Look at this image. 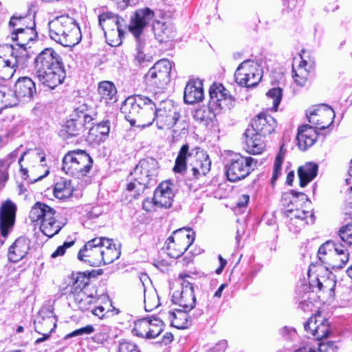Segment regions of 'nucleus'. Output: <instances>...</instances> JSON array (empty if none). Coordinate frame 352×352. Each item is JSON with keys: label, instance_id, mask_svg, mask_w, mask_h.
Instances as JSON below:
<instances>
[{"label": "nucleus", "instance_id": "e2e57ef3", "mask_svg": "<svg viewBox=\"0 0 352 352\" xmlns=\"http://www.w3.org/2000/svg\"><path fill=\"white\" fill-rule=\"evenodd\" d=\"M74 243V241H67L63 243V245H60L57 248V249L51 254L52 258H56L58 256H60L64 255L65 253V250L72 247Z\"/></svg>", "mask_w": 352, "mask_h": 352}, {"label": "nucleus", "instance_id": "c03bdc74", "mask_svg": "<svg viewBox=\"0 0 352 352\" xmlns=\"http://www.w3.org/2000/svg\"><path fill=\"white\" fill-rule=\"evenodd\" d=\"M34 35V28H26L22 31L12 32L11 39L17 42L16 45L19 48L25 49L29 41L33 39Z\"/></svg>", "mask_w": 352, "mask_h": 352}, {"label": "nucleus", "instance_id": "f03ea898", "mask_svg": "<svg viewBox=\"0 0 352 352\" xmlns=\"http://www.w3.org/2000/svg\"><path fill=\"white\" fill-rule=\"evenodd\" d=\"M157 105L149 98L142 95L128 97L122 104L120 111L131 126L145 128L156 120Z\"/></svg>", "mask_w": 352, "mask_h": 352}, {"label": "nucleus", "instance_id": "4468645a", "mask_svg": "<svg viewBox=\"0 0 352 352\" xmlns=\"http://www.w3.org/2000/svg\"><path fill=\"white\" fill-rule=\"evenodd\" d=\"M173 234L176 236L177 244L175 242L174 236H169L166 240L168 254L172 258H178L193 243L195 234L188 228L175 230Z\"/></svg>", "mask_w": 352, "mask_h": 352}, {"label": "nucleus", "instance_id": "37998d69", "mask_svg": "<svg viewBox=\"0 0 352 352\" xmlns=\"http://www.w3.org/2000/svg\"><path fill=\"white\" fill-rule=\"evenodd\" d=\"M74 191V187L70 180L60 179L54 187V195L59 199H65L69 197Z\"/></svg>", "mask_w": 352, "mask_h": 352}, {"label": "nucleus", "instance_id": "2eb2a0df", "mask_svg": "<svg viewBox=\"0 0 352 352\" xmlns=\"http://www.w3.org/2000/svg\"><path fill=\"white\" fill-rule=\"evenodd\" d=\"M234 78L241 86L253 87L258 84L262 78L259 65L252 60H245L237 67Z\"/></svg>", "mask_w": 352, "mask_h": 352}, {"label": "nucleus", "instance_id": "774afa93", "mask_svg": "<svg viewBox=\"0 0 352 352\" xmlns=\"http://www.w3.org/2000/svg\"><path fill=\"white\" fill-rule=\"evenodd\" d=\"M91 313L99 318H102L105 315V310L103 307L98 306L93 309Z\"/></svg>", "mask_w": 352, "mask_h": 352}, {"label": "nucleus", "instance_id": "69168bd1", "mask_svg": "<svg viewBox=\"0 0 352 352\" xmlns=\"http://www.w3.org/2000/svg\"><path fill=\"white\" fill-rule=\"evenodd\" d=\"M8 178L6 167L3 162L0 161V188L3 186L4 182Z\"/></svg>", "mask_w": 352, "mask_h": 352}, {"label": "nucleus", "instance_id": "cd10ccee", "mask_svg": "<svg viewBox=\"0 0 352 352\" xmlns=\"http://www.w3.org/2000/svg\"><path fill=\"white\" fill-rule=\"evenodd\" d=\"M318 134L316 129L309 125H302L298 128L296 135L297 144L302 151H306L316 141Z\"/></svg>", "mask_w": 352, "mask_h": 352}, {"label": "nucleus", "instance_id": "79ce46f5", "mask_svg": "<svg viewBox=\"0 0 352 352\" xmlns=\"http://www.w3.org/2000/svg\"><path fill=\"white\" fill-rule=\"evenodd\" d=\"M85 117H78L77 119H70L67 121L63 126V131L67 134V137H76L80 135L83 130L85 126Z\"/></svg>", "mask_w": 352, "mask_h": 352}, {"label": "nucleus", "instance_id": "aec40b11", "mask_svg": "<svg viewBox=\"0 0 352 352\" xmlns=\"http://www.w3.org/2000/svg\"><path fill=\"white\" fill-rule=\"evenodd\" d=\"M309 122L317 129H324L331 125L335 117L333 109L328 105L322 104L307 113Z\"/></svg>", "mask_w": 352, "mask_h": 352}, {"label": "nucleus", "instance_id": "c85d7f7f", "mask_svg": "<svg viewBox=\"0 0 352 352\" xmlns=\"http://www.w3.org/2000/svg\"><path fill=\"white\" fill-rule=\"evenodd\" d=\"M324 270V274L318 276L316 280H312L310 285L314 288L315 286L318 287L319 291L328 292L329 295L334 293V289L336 285L335 275L329 270L327 266L321 267V270Z\"/></svg>", "mask_w": 352, "mask_h": 352}, {"label": "nucleus", "instance_id": "0e129e2a", "mask_svg": "<svg viewBox=\"0 0 352 352\" xmlns=\"http://www.w3.org/2000/svg\"><path fill=\"white\" fill-rule=\"evenodd\" d=\"M179 131V135H186L188 131V124L185 122H179L176 128L173 129V135H175Z\"/></svg>", "mask_w": 352, "mask_h": 352}, {"label": "nucleus", "instance_id": "dca6fc26", "mask_svg": "<svg viewBox=\"0 0 352 352\" xmlns=\"http://www.w3.org/2000/svg\"><path fill=\"white\" fill-rule=\"evenodd\" d=\"M155 124L160 130H168L176 125L179 113L173 101L166 100L160 102L155 109Z\"/></svg>", "mask_w": 352, "mask_h": 352}, {"label": "nucleus", "instance_id": "e433bc0d", "mask_svg": "<svg viewBox=\"0 0 352 352\" xmlns=\"http://www.w3.org/2000/svg\"><path fill=\"white\" fill-rule=\"evenodd\" d=\"M188 311L185 309H176L175 311H169L167 315L170 320L171 325L178 329L188 328L190 324L188 316Z\"/></svg>", "mask_w": 352, "mask_h": 352}, {"label": "nucleus", "instance_id": "39448f33", "mask_svg": "<svg viewBox=\"0 0 352 352\" xmlns=\"http://www.w3.org/2000/svg\"><path fill=\"white\" fill-rule=\"evenodd\" d=\"M194 155L195 162L190 164L193 177L198 178L202 175H206L210 170L211 167V161L208 155L199 147H195L190 151L188 144H185L181 147L175 160L173 171L175 173L183 174L186 170L187 159Z\"/></svg>", "mask_w": 352, "mask_h": 352}, {"label": "nucleus", "instance_id": "ddd939ff", "mask_svg": "<svg viewBox=\"0 0 352 352\" xmlns=\"http://www.w3.org/2000/svg\"><path fill=\"white\" fill-rule=\"evenodd\" d=\"M208 109L214 113L219 114L222 110L230 109L234 105V99L230 91L222 84L214 83L209 91Z\"/></svg>", "mask_w": 352, "mask_h": 352}, {"label": "nucleus", "instance_id": "3c124183", "mask_svg": "<svg viewBox=\"0 0 352 352\" xmlns=\"http://www.w3.org/2000/svg\"><path fill=\"white\" fill-rule=\"evenodd\" d=\"M1 94L3 95L2 100L4 104L5 109L8 107H12L17 104L19 100L14 94V91L10 90L9 89L1 87H0Z\"/></svg>", "mask_w": 352, "mask_h": 352}, {"label": "nucleus", "instance_id": "052dcab7", "mask_svg": "<svg viewBox=\"0 0 352 352\" xmlns=\"http://www.w3.org/2000/svg\"><path fill=\"white\" fill-rule=\"evenodd\" d=\"M94 331V328L92 325H87L86 327H82L80 329H76L72 331L71 333L67 336V338H72L75 336H79L82 335H88L91 334Z\"/></svg>", "mask_w": 352, "mask_h": 352}, {"label": "nucleus", "instance_id": "5701e85b", "mask_svg": "<svg viewBox=\"0 0 352 352\" xmlns=\"http://www.w3.org/2000/svg\"><path fill=\"white\" fill-rule=\"evenodd\" d=\"M305 331H310L316 340L327 338L329 333V323L320 312L311 316L304 324Z\"/></svg>", "mask_w": 352, "mask_h": 352}, {"label": "nucleus", "instance_id": "8fccbe9b", "mask_svg": "<svg viewBox=\"0 0 352 352\" xmlns=\"http://www.w3.org/2000/svg\"><path fill=\"white\" fill-rule=\"evenodd\" d=\"M149 333L148 339L155 338L158 336L163 331V321L155 317L150 318Z\"/></svg>", "mask_w": 352, "mask_h": 352}, {"label": "nucleus", "instance_id": "a878e982", "mask_svg": "<svg viewBox=\"0 0 352 352\" xmlns=\"http://www.w3.org/2000/svg\"><path fill=\"white\" fill-rule=\"evenodd\" d=\"M173 197L172 184L163 182L155 189L152 202L158 208H169L172 206Z\"/></svg>", "mask_w": 352, "mask_h": 352}, {"label": "nucleus", "instance_id": "4d7b16f0", "mask_svg": "<svg viewBox=\"0 0 352 352\" xmlns=\"http://www.w3.org/2000/svg\"><path fill=\"white\" fill-rule=\"evenodd\" d=\"M282 148L280 149V153L276 156L273 168V174L272 177V182H274L281 174V166L283 161V157L282 156Z\"/></svg>", "mask_w": 352, "mask_h": 352}, {"label": "nucleus", "instance_id": "b1692460", "mask_svg": "<svg viewBox=\"0 0 352 352\" xmlns=\"http://www.w3.org/2000/svg\"><path fill=\"white\" fill-rule=\"evenodd\" d=\"M13 89L19 102L30 101L36 94L34 82L27 76L19 78Z\"/></svg>", "mask_w": 352, "mask_h": 352}, {"label": "nucleus", "instance_id": "13d9d810", "mask_svg": "<svg viewBox=\"0 0 352 352\" xmlns=\"http://www.w3.org/2000/svg\"><path fill=\"white\" fill-rule=\"evenodd\" d=\"M135 60L138 65H143L152 60V56L147 50H136Z\"/></svg>", "mask_w": 352, "mask_h": 352}, {"label": "nucleus", "instance_id": "7ed1b4c3", "mask_svg": "<svg viewBox=\"0 0 352 352\" xmlns=\"http://www.w3.org/2000/svg\"><path fill=\"white\" fill-rule=\"evenodd\" d=\"M157 172V161L151 157L141 160L126 178V190L133 192L135 197L144 192L155 185Z\"/></svg>", "mask_w": 352, "mask_h": 352}, {"label": "nucleus", "instance_id": "1a4fd4ad", "mask_svg": "<svg viewBox=\"0 0 352 352\" xmlns=\"http://www.w3.org/2000/svg\"><path fill=\"white\" fill-rule=\"evenodd\" d=\"M55 210L45 204L36 202L32 208L29 218L32 222L41 221L40 229L48 237H52L62 227L54 217Z\"/></svg>", "mask_w": 352, "mask_h": 352}, {"label": "nucleus", "instance_id": "393cba45", "mask_svg": "<svg viewBox=\"0 0 352 352\" xmlns=\"http://www.w3.org/2000/svg\"><path fill=\"white\" fill-rule=\"evenodd\" d=\"M154 16V12L148 8H140L136 10L131 17L129 29L133 35L142 33L144 28Z\"/></svg>", "mask_w": 352, "mask_h": 352}, {"label": "nucleus", "instance_id": "f704fd0d", "mask_svg": "<svg viewBox=\"0 0 352 352\" xmlns=\"http://www.w3.org/2000/svg\"><path fill=\"white\" fill-rule=\"evenodd\" d=\"M120 250L116 247L112 239L102 237V256L103 261H102L101 265L113 263L120 257Z\"/></svg>", "mask_w": 352, "mask_h": 352}, {"label": "nucleus", "instance_id": "c9c22d12", "mask_svg": "<svg viewBox=\"0 0 352 352\" xmlns=\"http://www.w3.org/2000/svg\"><path fill=\"white\" fill-rule=\"evenodd\" d=\"M98 93L100 100L106 104H113L118 100L117 89L110 81H103L98 84Z\"/></svg>", "mask_w": 352, "mask_h": 352}, {"label": "nucleus", "instance_id": "4c0bfd02", "mask_svg": "<svg viewBox=\"0 0 352 352\" xmlns=\"http://www.w3.org/2000/svg\"><path fill=\"white\" fill-rule=\"evenodd\" d=\"M307 62L301 60L297 66L294 63L292 65V78L295 84L302 87L307 82L309 76V70L306 68Z\"/></svg>", "mask_w": 352, "mask_h": 352}, {"label": "nucleus", "instance_id": "bb28decb", "mask_svg": "<svg viewBox=\"0 0 352 352\" xmlns=\"http://www.w3.org/2000/svg\"><path fill=\"white\" fill-rule=\"evenodd\" d=\"M276 126V120L270 115L261 113L254 120L251 127L249 129H254V131L262 135L266 136L271 134Z\"/></svg>", "mask_w": 352, "mask_h": 352}, {"label": "nucleus", "instance_id": "9b49d317", "mask_svg": "<svg viewBox=\"0 0 352 352\" xmlns=\"http://www.w3.org/2000/svg\"><path fill=\"white\" fill-rule=\"evenodd\" d=\"M92 164L93 160L85 151L74 150L63 157L62 169L67 174L79 178L90 171Z\"/></svg>", "mask_w": 352, "mask_h": 352}, {"label": "nucleus", "instance_id": "4be33fe9", "mask_svg": "<svg viewBox=\"0 0 352 352\" xmlns=\"http://www.w3.org/2000/svg\"><path fill=\"white\" fill-rule=\"evenodd\" d=\"M16 205L11 201H6L0 208V232L3 237H7L9 233L13 230L15 217Z\"/></svg>", "mask_w": 352, "mask_h": 352}, {"label": "nucleus", "instance_id": "a211bd4d", "mask_svg": "<svg viewBox=\"0 0 352 352\" xmlns=\"http://www.w3.org/2000/svg\"><path fill=\"white\" fill-rule=\"evenodd\" d=\"M102 249V237L94 238L87 242L83 248L80 250L78 258L91 266H100L103 261Z\"/></svg>", "mask_w": 352, "mask_h": 352}, {"label": "nucleus", "instance_id": "423d86ee", "mask_svg": "<svg viewBox=\"0 0 352 352\" xmlns=\"http://www.w3.org/2000/svg\"><path fill=\"white\" fill-rule=\"evenodd\" d=\"M45 153L39 149L24 152L19 159L22 177L32 184L46 177L50 170L45 168Z\"/></svg>", "mask_w": 352, "mask_h": 352}, {"label": "nucleus", "instance_id": "09e8293b", "mask_svg": "<svg viewBox=\"0 0 352 352\" xmlns=\"http://www.w3.org/2000/svg\"><path fill=\"white\" fill-rule=\"evenodd\" d=\"M144 309L146 311H151L160 305L159 297L157 292L151 290L146 294L144 289Z\"/></svg>", "mask_w": 352, "mask_h": 352}, {"label": "nucleus", "instance_id": "a19ab883", "mask_svg": "<svg viewBox=\"0 0 352 352\" xmlns=\"http://www.w3.org/2000/svg\"><path fill=\"white\" fill-rule=\"evenodd\" d=\"M110 131L109 122H101L91 127L89 130V138L98 143L104 142L109 135Z\"/></svg>", "mask_w": 352, "mask_h": 352}, {"label": "nucleus", "instance_id": "603ef678", "mask_svg": "<svg viewBox=\"0 0 352 352\" xmlns=\"http://www.w3.org/2000/svg\"><path fill=\"white\" fill-rule=\"evenodd\" d=\"M266 96L269 100H272V109L276 111L282 99V89L280 87L272 88L267 92Z\"/></svg>", "mask_w": 352, "mask_h": 352}, {"label": "nucleus", "instance_id": "7c9ffc66", "mask_svg": "<svg viewBox=\"0 0 352 352\" xmlns=\"http://www.w3.org/2000/svg\"><path fill=\"white\" fill-rule=\"evenodd\" d=\"M204 93L202 82L199 80L189 81L184 89V100L186 103L193 104L201 102Z\"/></svg>", "mask_w": 352, "mask_h": 352}, {"label": "nucleus", "instance_id": "6e6552de", "mask_svg": "<svg viewBox=\"0 0 352 352\" xmlns=\"http://www.w3.org/2000/svg\"><path fill=\"white\" fill-rule=\"evenodd\" d=\"M26 60L19 55V49L10 44L0 45V78L10 80L17 69L25 67Z\"/></svg>", "mask_w": 352, "mask_h": 352}, {"label": "nucleus", "instance_id": "58836bf2", "mask_svg": "<svg viewBox=\"0 0 352 352\" xmlns=\"http://www.w3.org/2000/svg\"><path fill=\"white\" fill-rule=\"evenodd\" d=\"M318 165L315 163H307L298 168V175L300 186L303 188L317 175Z\"/></svg>", "mask_w": 352, "mask_h": 352}, {"label": "nucleus", "instance_id": "6ab92c4d", "mask_svg": "<svg viewBox=\"0 0 352 352\" xmlns=\"http://www.w3.org/2000/svg\"><path fill=\"white\" fill-rule=\"evenodd\" d=\"M189 277L188 275H179L182 280L181 283L182 290L175 291L172 296V301L183 309L190 311L196 304V298L194 294V287L191 283L186 280L184 278Z\"/></svg>", "mask_w": 352, "mask_h": 352}, {"label": "nucleus", "instance_id": "2f4dec72", "mask_svg": "<svg viewBox=\"0 0 352 352\" xmlns=\"http://www.w3.org/2000/svg\"><path fill=\"white\" fill-rule=\"evenodd\" d=\"M285 214L290 219L291 223H298L299 226L314 222V214L311 211H307L300 208H290V205L286 207Z\"/></svg>", "mask_w": 352, "mask_h": 352}, {"label": "nucleus", "instance_id": "de8ad7c7", "mask_svg": "<svg viewBox=\"0 0 352 352\" xmlns=\"http://www.w3.org/2000/svg\"><path fill=\"white\" fill-rule=\"evenodd\" d=\"M150 318H144L135 322L133 332L137 336L148 339Z\"/></svg>", "mask_w": 352, "mask_h": 352}, {"label": "nucleus", "instance_id": "9d476101", "mask_svg": "<svg viewBox=\"0 0 352 352\" xmlns=\"http://www.w3.org/2000/svg\"><path fill=\"white\" fill-rule=\"evenodd\" d=\"M257 161L252 157L231 153L226 160L225 170L227 179L236 182L248 177L256 166Z\"/></svg>", "mask_w": 352, "mask_h": 352}, {"label": "nucleus", "instance_id": "f3484780", "mask_svg": "<svg viewBox=\"0 0 352 352\" xmlns=\"http://www.w3.org/2000/svg\"><path fill=\"white\" fill-rule=\"evenodd\" d=\"M84 279V276L80 274L74 277L72 285L70 287V293L68 296L69 300H73L76 306L82 311L89 310L94 302V298L87 295L82 291V288L86 285Z\"/></svg>", "mask_w": 352, "mask_h": 352}, {"label": "nucleus", "instance_id": "72a5a7b5", "mask_svg": "<svg viewBox=\"0 0 352 352\" xmlns=\"http://www.w3.org/2000/svg\"><path fill=\"white\" fill-rule=\"evenodd\" d=\"M247 151L256 155L261 153L265 148V143L263 140L264 135L254 131V129L248 128L244 133Z\"/></svg>", "mask_w": 352, "mask_h": 352}, {"label": "nucleus", "instance_id": "20e7f679", "mask_svg": "<svg viewBox=\"0 0 352 352\" xmlns=\"http://www.w3.org/2000/svg\"><path fill=\"white\" fill-rule=\"evenodd\" d=\"M49 26L50 38L64 47H73L81 40L78 24L67 14L56 16Z\"/></svg>", "mask_w": 352, "mask_h": 352}, {"label": "nucleus", "instance_id": "f8f14e48", "mask_svg": "<svg viewBox=\"0 0 352 352\" xmlns=\"http://www.w3.org/2000/svg\"><path fill=\"white\" fill-rule=\"evenodd\" d=\"M172 67L173 63L166 58L156 62L146 74L147 85L157 89H164L170 80Z\"/></svg>", "mask_w": 352, "mask_h": 352}, {"label": "nucleus", "instance_id": "473e14b6", "mask_svg": "<svg viewBox=\"0 0 352 352\" xmlns=\"http://www.w3.org/2000/svg\"><path fill=\"white\" fill-rule=\"evenodd\" d=\"M30 240L25 237L18 238L8 250V259L16 263L23 258L30 250Z\"/></svg>", "mask_w": 352, "mask_h": 352}, {"label": "nucleus", "instance_id": "6e6d98bb", "mask_svg": "<svg viewBox=\"0 0 352 352\" xmlns=\"http://www.w3.org/2000/svg\"><path fill=\"white\" fill-rule=\"evenodd\" d=\"M118 352H140V350L135 343L122 340L119 342Z\"/></svg>", "mask_w": 352, "mask_h": 352}, {"label": "nucleus", "instance_id": "412c9836", "mask_svg": "<svg viewBox=\"0 0 352 352\" xmlns=\"http://www.w3.org/2000/svg\"><path fill=\"white\" fill-rule=\"evenodd\" d=\"M99 25L104 31L106 38L117 36L120 38L124 34L122 25L124 19L112 12H104L98 16Z\"/></svg>", "mask_w": 352, "mask_h": 352}, {"label": "nucleus", "instance_id": "f257e3e1", "mask_svg": "<svg viewBox=\"0 0 352 352\" xmlns=\"http://www.w3.org/2000/svg\"><path fill=\"white\" fill-rule=\"evenodd\" d=\"M35 78L43 85L54 89L61 85L66 72L61 56L54 49L47 47L34 60Z\"/></svg>", "mask_w": 352, "mask_h": 352}, {"label": "nucleus", "instance_id": "c756f323", "mask_svg": "<svg viewBox=\"0 0 352 352\" xmlns=\"http://www.w3.org/2000/svg\"><path fill=\"white\" fill-rule=\"evenodd\" d=\"M153 30L155 38L160 43L173 39L176 35L175 28L170 21H155L153 24Z\"/></svg>", "mask_w": 352, "mask_h": 352}, {"label": "nucleus", "instance_id": "49530a36", "mask_svg": "<svg viewBox=\"0 0 352 352\" xmlns=\"http://www.w3.org/2000/svg\"><path fill=\"white\" fill-rule=\"evenodd\" d=\"M301 199L302 201L307 199V196L302 192H297L292 190L289 193H284L282 197V202L285 208L290 205V208H298L300 205L298 198Z\"/></svg>", "mask_w": 352, "mask_h": 352}, {"label": "nucleus", "instance_id": "a18cd8bd", "mask_svg": "<svg viewBox=\"0 0 352 352\" xmlns=\"http://www.w3.org/2000/svg\"><path fill=\"white\" fill-rule=\"evenodd\" d=\"M56 324L53 316L38 318L34 321V329L37 333L52 331L56 328Z\"/></svg>", "mask_w": 352, "mask_h": 352}, {"label": "nucleus", "instance_id": "bf43d9fd", "mask_svg": "<svg viewBox=\"0 0 352 352\" xmlns=\"http://www.w3.org/2000/svg\"><path fill=\"white\" fill-rule=\"evenodd\" d=\"M136 41V50H147L148 51V42L146 37L143 33L138 35H133Z\"/></svg>", "mask_w": 352, "mask_h": 352}, {"label": "nucleus", "instance_id": "338daca9", "mask_svg": "<svg viewBox=\"0 0 352 352\" xmlns=\"http://www.w3.org/2000/svg\"><path fill=\"white\" fill-rule=\"evenodd\" d=\"M283 2L289 10H294L302 4V0H283Z\"/></svg>", "mask_w": 352, "mask_h": 352}, {"label": "nucleus", "instance_id": "680f3d73", "mask_svg": "<svg viewBox=\"0 0 352 352\" xmlns=\"http://www.w3.org/2000/svg\"><path fill=\"white\" fill-rule=\"evenodd\" d=\"M316 352H338V347L333 342L320 343Z\"/></svg>", "mask_w": 352, "mask_h": 352}, {"label": "nucleus", "instance_id": "5fc2aeb1", "mask_svg": "<svg viewBox=\"0 0 352 352\" xmlns=\"http://www.w3.org/2000/svg\"><path fill=\"white\" fill-rule=\"evenodd\" d=\"M339 236L341 240L349 246L352 245V224L342 226L339 230Z\"/></svg>", "mask_w": 352, "mask_h": 352}, {"label": "nucleus", "instance_id": "ea45409f", "mask_svg": "<svg viewBox=\"0 0 352 352\" xmlns=\"http://www.w3.org/2000/svg\"><path fill=\"white\" fill-rule=\"evenodd\" d=\"M35 23L29 16L13 15L9 21V28L12 32L22 31L26 28H34Z\"/></svg>", "mask_w": 352, "mask_h": 352}, {"label": "nucleus", "instance_id": "0eeeda50", "mask_svg": "<svg viewBox=\"0 0 352 352\" xmlns=\"http://www.w3.org/2000/svg\"><path fill=\"white\" fill-rule=\"evenodd\" d=\"M318 256L328 268L341 269L349 261V253L345 246L334 241H328L318 249Z\"/></svg>", "mask_w": 352, "mask_h": 352}, {"label": "nucleus", "instance_id": "864d4df0", "mask_svg": "<svg viewBox=\"0 0 352 352\" xmlns=\"http://www.w3.org/2000/svg\"><path fill=\"white\" fill-rule=\"evenodd\" d=\"M311 296H314L313 292H307L299 303V307L305 312L312 311L315 308H317L312 300Z\"/></svg>", "mask_w": 352, "mask_h": 352}]
</instances>
